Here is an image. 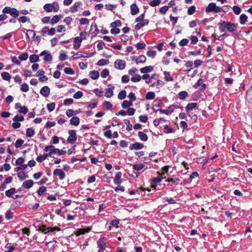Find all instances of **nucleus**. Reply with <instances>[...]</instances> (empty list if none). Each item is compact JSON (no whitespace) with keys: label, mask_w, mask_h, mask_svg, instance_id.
Here are the masks:
<instances>
[{"label":"nucleus","mask_w":252,"mask_h":252,"mask_svg":"<svg viewBox=\"0 0 252 252\" xmlns=\"http://www.w3.org/2000/svg\"><path fill=\"white\" fill-rule=\"evenodd\" d=\"M47 189L44 186H42L40 187L38 190L37 191V193L38 194V196H41L46 191Z\"/></svg>","instance_id":"09e8293b"},{"label":"nucleus","mask_w":252,"mask_h":252,"mask_svg":"<svg viewBox=\"0 0 252 252\" xmlns=\"http://www.w3.org/2000/svg\"><path fill=\"white\" fill-rule=\"evenodd\" d=\"M89 76L91 79L96 80L99 77V73L97 71L93 70L89 72Z\"/></svg>","instance_id":"b1692460"},{"label":"nucleus","mask_w":252,"mask_h":252,"mask_svg":"<svg viewBox=\"0 0 252 252\" xmlns=\"http://www.w3.org/2000/svg\"><path fill=\"white\" fill-rule=\"evenodd\" d=\"M146 61V58L144 55H141L136 59V63L137 64L139 63H144Z\"/></svg>","instance_id":"79ce46f5"},{"label":"nucleus","mask_w":252,"mask_h":252,"mask_svg":"<svg viewBox=\"0 0 252 252\" xmlns=\"http://www.w3.org/2000/svg\"><path fill=\"white\" fill-rule=\"evenodd\" d=\"M122 173L121 172H117L114 179V183L115 184L120 185L122 183Z\"/></svg>","instance_id":"2eb2a0df"},{"label":"nucleus","mask_w":252,"mask_h":252,"mask_svg":"<svg viewBox=\"0 0 252 252\" xmlns=\"http://www.w3.org/2000/svg\"><path fill=\"white\" fill-rule=\"evenodd\" d=\"M83 95V93L81 91H78L73 94V97L75 99H79Z\"/></svg>","instance_id":"774afa93"},{"label":"nucleus","mask_w":252,"mask_h":252,"mask_svg":"<svg viewBox=\"0 0 252 252\" xmlns=\"http://www.w3.org/2000/svg\"><path fill=\"white\" fill-rule=\"evenodd\" d=\"M24 141L22 139H18L16 140L15 143V147L16 148H19L21 147V146L23 144Z\"/></svg>","instance_id":"603ef678"},{"label":"nucleus","mask_w":252,"mask_h":252,"mask_svg":"<svg viewBox=\"0 0 252 252\" xmlns=\"http://www.w3.org/2000/svg\"><path fill=\"white\" fill-rule=\"evenodd\" d=\"M175 108V107L174 105H171L168 107L167 109L159 110V112L160 114H165L167 115H169L173 112Z\"/></svg>","instance_id":"f8f14e48"},{"label":"nucleus","mask_w":252,"mask_h":252,"mask_svg":"<svg viewBox=\"0 0 252 252\" xmlns=\"http://www.w3.org/2000/svg\"><path fill=\"white\" fill-rule=\"evenodd\" d=\"M138 136L140 139L142 141H147L148 140V136L146 134L142 131H139L138 133Z\"/></svg>","instance_id":"cd10ccee"},{"label":"nucleus","mask_w":252,"mask_h":252,"mask_svg":"<svg viewBox=\"0 0 252 252\" xmlns=\"http://www.w3.org/2000/svg\"><path fill=\"white\" fill-rule=\"evenodd\" d=\"M13 120L14 122H22L24 120V117L23 116L16 115L13 118Z\"/></svg>","instance_id":"0e129e2a"},{"label":"nucleus","mask_w":252,"mask_h":252,"mask_svg":"<svg viewBox=\"0 0 252 252\" xmlns=\"http://www.w3.org/2000/svg\"><path fill=\"white\" fill-rule=\"evenodd\" d=\"M144 167V165L142 164H134L132 166V168L135 171H140Z\"/></svg>","instance_id":"de8ad7c7"},{"label":"nucleus","mask_w":252,"mask_h":252,"mask_svg":"<svg viewBox=\"0 0 252 252\" xmlns=\"http://www.w3.org/2000/svg\"><path fill=\"white\" fill-rule=\"evenodd\" d=\"M77 113L76 111H73L72 109H67L66 111V115L68 117H71L72 116L76 115Z\"/></svg>","instance_id":"49530a36"},{"label":"nucleus","mask_w":252,"mask_h":252,"mask_svg":"<svg viewBox=\"0 0 252 252\" xmlns=\"http://www.w3.org/2000/svg\"><path fill=\"white\" fill-rule=\"evenodd\" d=\"M126 91L125 90H122L119 92L118 97L121 100L124 99L126 96Z\"/></svg>","instance_id":"8fccbe9b"},{"label":"nucleus","mask_w":252,"mask_h":252,"mask_svg":"<svg viewBox=\"0 0 252 252\" xmlns=\"http://www.w3.org/2000/svg\"><path fill=\"white\" fill-rule=\"evenodd\" d=\"M246 98L248 100H252V85L250 87L247 91Z\"/></svg>","instance_id":"2f4dec72"},{"label":"nucleus","mask_w":252,"mask_h":252,"mask_svg":"<svg viewBox=\"0 0 252 252\" xmlns=\"http://www.w3.org/2000/svg\"><path fill=\"white\" fill-rule=\"evenodd\" d=\"M164 79L167 82L173 81V78L170 76V73L167 71H164Z\"/></svg>","instance_id":"c9c22d12"},{"label":"nucleus","mask_w":252,"mask_h":252,"mask_svg":"<svg viewBox=\"0 0 252 252\" xmlns=\"http://www.w3.org/2000/svg\"><path fill=\"white\" fill-rule=\"evenodd\" d=\"M99 31L97 29L96 24L95 23H93L91 26V29L90 32L91 34H94V35H96L99 33Z\"/></svg>","instance_id":"f3484780"},{"label":"nucleus","mask_w":252,"mask_h":252,"mask_svg":"<svg viewBox=\"0 0 252 252\" xmlns=\"http://www.w3.org/2000/svg\"><path fill=\"white\" fill-rule=\"evenodd\" d=\"M95 54V52L91 53H84L82 54L81 52H77L75 55L72 56L71 57V59L72 60L77 59L79 58H89L93 56Z\"/></svg>","instance_id":"423d86ee"},{"label":"nucleus","mask_w":252,"mask_h":252,"mask_svg":"<svg viewBox=\"0 0 252 252\" xmlns=\"http://www.w3.org/2000/svg\"><path fill=\"white\" fill-rule=\"evenodd\" d=\"M55 105H56L54 102H52V103L47 104V108L49 112L53 111L55 108Z\"/></svg>","instance_id":"4d7b16f0"},{"label":"nucleus","mask_w":252,"mask_h":252,"mask_svg":"<svg viewBox=\"0 0 252 252\" xmlns=\"http://www.w3.org/2000/svg\"><path fill=\"white\" fill-rule=\"evenodd\" d=\"M2 78L5 81H9L11 78L10 74L7 72H3L1 74Z\"/></svg>","instance_id":"473e14b6"},{"label":"nucleus","mask_w":252,"mask_h":252,"mask_svg":"<svg viewBox=\"0 0 252 252\" xmlns=\"http://www.w3.org/2000/svg\"><path fill=\"white\" fill-rule=\"evenodd\" d=\"M82 38L79 37H76L74 39L73 48L75 50L78 49L82 42Z\"/></svg>","instance_id":"4468645a"},{"label":"nucleus","mask_w":252,"mask_h":252,"mask_svg":"<svg viewBox=\"0 0 252 252\" xmlns=\"http://www.w3.org/2000/svg\"><path fill=\"white\" fill-rule=\"evenodd\" d=\"M69 136L67 138V141L68 143L73 144L77 140V136L75 130H69L68 131Z\"/></svg>","instance_id":"39448f33"},{"label":"nucleus","mask_w":252,"mask_h":252,"mask_svg":"<svg viewBox=\"0 0 252 252\" xmlns=\"http://www.w3.org/2000/svg\"><path fill=\"white\" fill-rule=\"evenodd\" d=\"M142 79V76H140L139 74H135L134 76L131 78V81L133 82H139Z\"/></svg>","instance_id":"a18cd8bd"},{"label":"nucleus","mask_w":252,"mask_h":252,"mask_svg":"<svg viewBox=\"0 0 252 252\" xmlns=\"http://www.w3.org/2000/svg\"><path fill=\"white\" fill-rule=\"evenodd\" d=\"M205 11L207 13H220L221 11H224L222 10V7L217 6L216 3L215 2H211L209 3L208 6L206 7Z\"/></svg>","instance_id":"f03ea898"},{"label":"nucleus","mask_w":252,"mask_h":252,"mask_svg":"<svg viewBox=\"0 0 252 252\" xmlns=\"http://www.w3.org/2000/svg\"><path fill=\"white\" fill-rule=\"evenodd\" d=\"M144 147V145L141 143L135 142L133 144H131L129 148L130 150H138L143 149Z\"/></svg>","instance_id":"9b49d317"},{"label":"nucleus","mask_w":252,"mask_h":252,"mask_svg":"<svg viewBox=\"0 0 252 252\" xmlns=\"http://www.w3.org/2000/svg\"><path fill=\"white\" fill-rule=\"evenodd\" d=\"M126 62L120 59L116 60L114 63L115 68L119 70L124 69L126 67Z\"/></svg>","instance_id":"0eeeda50"},{"label":"nucleus","mask_w":252,"mask_h":252,"mask_svg":"<svg viewBox=\"0 0 252 252\" xmlns=\"http://www.w3.org/2000/svg\"><path fill=\"white\" fill-rule=\"evenodd\" d=\"M15 108L18 110L20 113L25 114L28 112V108L25 106H21L20 103H17L15 104Z\"/></svg>","instance_id":"6e6552de"},{"label":"nucleus","mask_w":252,"mask_h":252,"mask_svg":"<svg viewBox=\"0 0 252 252\" xmlns=\"http://www.w3.org/2000/svg\"><path fill=\"white\" fill-rule=\"evenodd\" d=\"M109 63V61L108 60L105 59H100L98 60L97 63V65L98 66H103L105 65H107Z\"/></svg>","instance_id":"c03bdc74"},{"label":"nucleus","mask_w":252,"mask_h":252,"mask_svg":"<svg viewBox=\"0 0 252 252\" xmlns=\"http://www.w3.org/2000/svg\"><path fill=\"white\" fill-rule=\"evenodd\" d=\"M155 97V94L154 92H149L146 94L147 100H152Z\"/></svg>","instance_id":"e433bc0d"},{"label":"nucleus","mask_w":252,"mask_h":252,"mask_svg":"<svg viewBox=\"0 0 252 252\" xmlns=\"http://www.w3.org/2000/svg\"><path fill=\"white\" fill-rule=\"evenodd\" d=\"M29 55L27 53H24L19 56V59L22 61H26L28 59Z\"/></svg>","instance_id":"e2e57ef3"},{"label":"nucleus","mask_w":252,"mask_h":252,"mask_svg":"<svg viewBox=\"0 0 252 252\" xmlns=\"http://www.w3.org/2000/svg\"><path fill=\"white\" fill-rule=\"evenodd\" d=\"M188 95V94L186 91H181L178 94V97L181 99H185Z\"/></svg>","instance_id":"58836bf2"},{"label":"nucleus","mask_w":252,"mask_h":252,"mask_svg":"<svg viewBox=\"0 0 252 252\" xmlns=\"http://www.w3.org/2000/svg\"><path fill=\"white\" fill-rule=\"evenodd\" d=\"M50 91L49 88L48 86H45L41 89L40 93L43 96L47 97L50 94Z\"/></svg>","instance_id":"ddd939ff"},{"label":"nucleus","mask_w":252,"mask_h":252,"mask_svg":"<svg viewBox=\"0 0 252 252\" xmlns=\"http://www.w3.org/2000/svg\"><path fill=\"white\" fill-rule=\"evenodd\" d=\"M17 175H18V177L19 178V179L22 181V180H25V179L26 178H28V175H27L26 173L25 172L23 171V172H19L18 174H17Z\"/></svg>","instance_id":"4c0bfd02"},{"label":"nucleus","mask_w":252,"mask_h":252,"mask_svg":"<svg viewBox=\"0 0 252 252\" xmlns=\"http://www.w3.org/2000/svg\"><path fill=\"white\" fill-rule=\"evenodd\" d=\"M44 57L43 58V60L45 62H50L52 61L53 57L52 55L49 53V52L47 51L46 50H44L42 52H41L40 54V56H44Z\"/></svg>","instance_id":"9d476101"},{"label":"nucleus","mask_w":252,"mask_h":252,"mask_svg":"<svg viewBox=\"0 0 252 252\" xmlns=\"http://www.w3.org/2000/svg\"><path fill=\"white\" fill-rule=\"evenodd\" d=\"M49 150H51L52 155L55 154H58V155L61 156L62 155L65 154L66 152L64 150H60L59 149L56 148L52 145L47 146L44 148V151L47 152L49 151Z\"/></svg>","instance_id":"7ed1b4c3"},{"label":"nucleus","mask_w":252,"mask_h":252,"mask_svg":"<svg viewBox=\"0 0 252 252\" xmlns=\"http://www.w3.org/2000/svg\"><path fill=\"white\" fill-rule=\"evenodd\" d=\"M248 21V17L245 14H242L240 16V23L244 25Z\"/></svg>","instance_id":"72a5a7b5"},{"label":"nucleus","mask_w":252,"mask_h":252,"mask_svg":"<svg viewBox=\"0 0 252 252\" xmlns=\"http://www.w3.org/2000/svg\"><path fill=\"white\" fill-rule=\"evenodd\" d=\"M64 72L69 75H73L74 74V71L73 69L70 67H65L63 69Z\"/></svg>","instance_id":"13d9d810"},{"label":"nucleus","mask_w":252,"mask_h":252,"mask_svg":"<svg viewBox=\"0 0 252 252\" xmlns=\"http://www.w3.org/2000/svg\"><path fill=\"white\" fill-rule=\"evenodd\" d=\"M219 30L221 32H224L226 29L227 31L233 33L236 31L237 26L233 23L231 22L223 21L218 24Z\"/></svg>","instance_id":"f257e3e1"},{"label":"nucleus","mask_w":252,"mask_h":252,"mask_svg":"<svg viewBox=\"0 0 252 252\" xmlns=\"http://www.w3.org/2000/svg\"><path fill=\"white\" fill-rule=\"evenodd\" d=\"M168 182H171L173 185H177L179 184V182L180 181V179L177 178H170L167 180Z\"/></svg>","instance_id":"864d4df0"},{"label":"nucleus","mask_w":252,"mask_h":252,"mask_svg":"<svg viewBox=\"0 0 252 252\" xmlns=\"http://www.w3.org/2000/svg\"><path fill=\"white\" fill-rule=\"evenodd\" d=\"M35 134L34 130L32 128H28L26 130V135L27 137L31 138Z\"/></svg>","instance_id":"c756f323"},{"label":"nucleus","mask_w":252,"mask_h":252,"mask_svg":"<svg viewBox=\"0 0 252 252\" xmlns=\"http://www.w3.org/2000/svg\"><path fill=\"white\" fill-rule=\"evenodd\" d=\"M132 105V103L131 102V101H130L124 100L122 103V107L124 109L129 108L130 106Z\"/></svg>","instance_id":"a19ab883"},{"label":"nucleus","mask_w":252,"mask_h":252,"mask_svg":"<svg viewBox=\"0 0 252 252\" xmlns=\"http://www.w3.org/2000/svg\"><path fill=\"white\" fill-rule=\"evenodd\" d=\"M142 79L145 80L146 83L149 84L151 82V78H150L149 74H145L142 76Z\"/></svg>","instance_id":"6e6d98bb"},{"label":"nucleus","mask_w":252,"mask_h":252,"mask_svg":"<svg viewBox=\"0 0 252 252\" xmlns=\"http://www.w3.org/2000/svg\"><path fill=\"white\" fill-rule=\"evenodd\" d=\"M33 184H34V183L32 180H28L25 181L23 183L22 186L23 188H24L25 189H29L32 187V186L33 185Z\"/></svg>","instance_id":"dca6fc26"},{"label":"nucleus","mask_w":252,"mask_h":252,"mask_svg":"<svg viewBox=\"0 0 252 252\" xmlns=\"http://www.w3.org/2000/svg\"><path fill=\"white\" fill-rule=\"evenodd\" d=\"M51 6L54 12H57L59 10V5L57 2L54 1L52 4H51Z\"/></svg>","instance_id":"5fc2aeb1"},{"label":"nucleus","mask_w":252,"mask_h":252,"mask_svg":"<svg viewBox=\"0 0 252 252\" xmlns=\"http://www.w3.org/2000/svg\"><path fill=\"white\" fill-rule=\"evenodd\" d=\"M232 9L234 13L236 15L239 14L241 12V9L239 6H234Z\"/></svg>","instance_id":"69168bd1"},{"label":"nucleus","mask_w":252,"mask_h":252,"mask_svg":"<svg viewBox=\"0 0 252 252\" xmlns=\"http://www.w3.org/2000/svg\"><path fill=\"white\" fill-rule=\"evenodd\" d=\"M157 54V52L155 50H148L147 52V55L149 57H151L152 58H154L156 57Z\"/></svg>","instance_id":"680f3d73"},{"label":"nucleus","mask_w":252,"mask_h":252,"mask_svg":"<svg viewBox=\"0 0 252 252\" xmlns=\"http://www.w3.org/2000/svg\"><path fill=\"white\" fill-rule=\"evenodd\" d=\"M5 250L4 252H12L15 249V247L11 243H7L5 246Z\"/></svg>","instance_id":"bb28decb"},{"label":"nucleus","mask_w":252,"mask_h":252,"mask_svg":"<svg viewBox=\"0 0 252 252\" xmlns=\"http://www.w3.org/2000/svg\"><path fill=\"white\" fill-rule=\"evenodd\" d=\"M20 90L23 92H27L29 91L28 85L26 83L22 84L21 86Z\"/></svg>","instance_id":"052dcab7"},{"label":"nucleus","mask_w":252,"mask_h":252,"mask_svg":"<svg viewBox=\"0 0 252 252\" xmlns=\"http://www.w3.org/2000/svg\"><path fill=\"white\" fill-rule=\"evenodd\" d=\"M107 239L106 237H103L100 238L97 241V246L98 248V252H102L106 248V241Z\"/></svg>","instance_id":"20e7f679"},{"label":"nucleus","mask_w":252,"mask_h":252,"mask_svg":"<svg viewBox=\"0 0 252 252\" xmlns=\"http://www.w3.org/2000/svg\"><path fill=\"white\" fill-rule=\"evenodd\" d=\"M16 192V189L14 188H12L5 191V195L8 197L13 196V194Z\"/></svg>","instance_id":"c85d7f7f"},{"label":"nucleus","mask_w":252,"mask_h":252,"mask_svg":"<svg viewBox=\"0 0 252 252\" xmlns=\"http://www.w3.org/2000/svg\"><path fill=\"white\" fill-rule=\"evenodd\" d=\"M80 123V119L78 117L73 116L70 120V124L74 126H78Z\"/></svg>","instance_id":"412c9836"},{"label":"nucleus","mask_w":252,"mask_h":252,"mask_svg":"<svg viewBox=\"0 0 252 252\" xmlns=\"http://www.w3.org/2000/svg\"><path fill=\"white\" fill-rule=\"evenodd\" d=\"M91 230L90 229H85V228H83V229H78L75 232V234L78 236H79L80 235H82V234H84L86 233H88Z\"/></svg>","instance_id":"a878e982"},{"label":"nucleus","mask_w":252,"mask_h":252,"mask_svg":"<svg viewBox=\"0 0 252 252\" xmlns=\"http://www.w3.org/2000/svg\"><path fill=\"white\" fill-rule=\"evenodd\" d=\"M114 87L112 86L111 88H107L105 93V96L106 97L109 98L113 95V90Z\"/></svg>","instance_id":"4be33fe9"},{"label":"nucleus","mask_w":252,"mask_h":252,"mask_svg":"<svg viewBox=\"0 0 252 252\" xmlns=\"http://www.w3.org/2000/svg\"><path fill=\"white\" fill-rule=\"evenodd\" d=\"M124 122L126 125V129L127 131H130L132 129V126L130 124V121L129 120L126 119L124 120Z\"/></svg>","instance_id":"bf43d9fd"},{"label":"nucleus","mask_w":252,"mask_h":252,"mask_svg":"<svg viewBox=\"0 0 252 252\" xmlns=\"http://www.w3.org/2000/svg\"><path fill=\"white\" fill-rule=\"evenodd\" d=\"M139 12V8L135 3H132L130 5V13L132 15H135Z\"/></svg>","instance_id":"6ab92c4d"},{"label":"nucleus","mask_w":252,"mask_h":252,"mask_svg":"<svg viewBox=\"0 0 252 252\" xmlns=\"http://www.w3.org/2000/svg\"><path fill=\"white\" fill-rule=\"evenodd\" d=\"M161 2V0H153L150 3V6L155 7L159 4Z\"/></svg>","instance_id":"338daca9"},{"label":"nucleus","mask_w":252,"mask_h":252,"mask_svg":"<svg viewBox=\"0 0 252 252\" xmlns=\"http://www.w3.org/2000/svg\"><path fill=\"white\" fill-rule=\"evenodd\" d=\"M122 26V23L121 21L119 20H117L110 24V27L112 28H116V27H120Z\"/></svg>","instance_id":"ea45409f"},{"label":"nucleus","mask_w":252,"mask_h":252,"mask_svg":"<svg viewBox=\"0 0 252 252\" xmlns=\"http://www.w3.org/2000/svg\"><path fill=\"white\" fill-rule=\"evenodd\" d=\"M43 8L47 12H50L53 11L51 3L45 4L43 6Z\"/></svg>","instance_id":"3c124183"},{"label":"nucleus","mask_w":252,"mask_h":252,"mask_svg":"<svg viewBox=\"0 0 252 252\" xmlns=\"http://www.w3.org/2000/svg\"><path fill=\"white\" fill-rule=\"evenodd\" d=\"M197 104L195 102L189 103L185 107L186 111L189 112L197 107Z\"/></svg>","instance_id":"5701e85b"},{"label":"nucleus","mask_w":252,"mask_h":252,"mask_svg":"<svg viewBox=\"0 0 252 252\" xmlns=\"http://www.w3.org/2000/svg\"><path fill=\"white\" fill-rule=\"evenodd\" d=\"M39 60V56L36 54H32L30 56V62L32 63H35Z\"/></svg>","instance_id":"7c9ffc66"},{"label":"nucleus","mask_w":252,"mask_h":252,"mask_svg":"<svg viewBox=\"0 0 252 252\" xmlns=\"http://www.w3.org/2000/svg\"><path fill=\"white\" fill-rule=\"evenodd\" d=\"M82 3L81 2H76L70 8V11L74 13L78 11V8L82 5Z\"/></svg>","instance_id":"aec40b11"},{"label":"nucleus","mask_w":252,"mask_h":252,"mask_svg":"<svg viewBox=\"0 0 252 252\" xmlns=\"http://www.w3.org/2000/svg\"><path fill=\"white\" fill-rule=\"evenodd\" d=\"M9 14L13 18H16L19 16V12L15 8H11Z\"/></svg>","instance_id":"f704fd0d"},{"label":"nucleus","mask_w":252,"mask_h":252,"mask_svg":"<svg viewBox=\"0 0 252 252\" xmlns=\"http://www.w3.org/2000/svg\"><path fill=\"white\" fill-rule=\"evenodd\" d=\"M62 18V16L61 15L54 16L51 20L50 24L52 25H53L57 23Z\"/></svg>","instance_id":"393cba45"},{"label":"nucleus","mask_w":252,"mask_h":252,"mask_svg":"<svg viewBox=\"0 0 252 252\" xmlns=\"http://www.w3.org/2000/svg\"><path fill=\"white\" fill-rule=\"evenodd\" d=\"M53 175L56 176H58L60 180H63L65 177V173L60 169H56L53 172Z\"/></svg>","instance_id":"1a4fd4ad"},{"label":"nucleus","mask_w":252,"mask_h":252,"mask_svg":"<svg viewBox=\"0 0 252 252\" xmlns=\"http://www.w3.org/2000/svg\"><path fill=\"white\" fill-rule=\"evenodd\" d=\"M5 217L7 220L12 219L13 217V212L10 210H7L5 213Z\"/></svg>","instance_id":"37998d69"},{"label":"nucleus","mask_w":252,"mask_h":252,"mask_svg":"<svg viewBox=\"0 0 252 252\" xmlns=\"http://www.w3.org/2000/svg\"><path fill=\"white\" fill-rule=\"evenodd\" d=\"M154 69L153 66H147L141 68L140 69V71L142 74H147V73L152 72Z\"/></svg>","instance_id":"a211bd4d"}]
</instances>
